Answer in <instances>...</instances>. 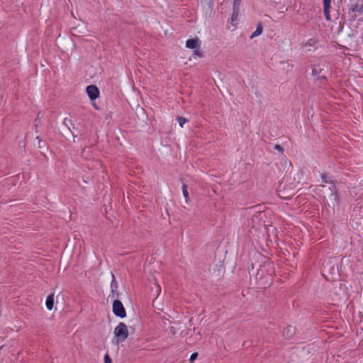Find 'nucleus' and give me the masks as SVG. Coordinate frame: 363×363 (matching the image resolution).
Wrapping results in <instances>:
<instances>
[{"instance_id":"f257e3e1","label":"nucleus","mask_w":363,"mask_h":363,"mask_svg":"<svg viewBox=\"0 0 363 363\" xmlns=\"http://www.w3.org/2000/svg\"><path fill=\"white\" fill-rule=\"evenodd\" d=\"M116 337L115 343L118 345L125 340L128 335V330L125 323L121 322L114 329Z\"/></svg>"},{"instance_id":"f03ea898","label":"nucleus","mask_w":363,"mask_h":363,"mask_svg":"<svg viewBox=\"0 0 363 363\" xmlns=\"http://www.w3.org/2000/svg\"><path fill=\"white\" fill-rule=\"evenodd\" d=\"M113 312L115 315L123 318L126 316V312L122 302L118 299L113 303Z\"/></svg>"},{"instance_id":"7ed1b4c3","label":"nucleus","mask_w":363,"mask_h":363,"mask_svg":"<svg viewBox=\"0 0 363 363\" xmlns=\"http://www.w3.org/2000/svg\"><path fill=\"white\" fill-rule=\"evenodd\" d=\"M86 91L91 101H94L99 96V90L95 85L88 86Z\"/></svg>"},{"instance_id":"20e7f679","label":"nucleus","mask_w":363,"mask_h":363,"mask_svg":"<svg viewBox=\"0 0 363 363\" xmlns=\"http://www.w3.org/2000/svg\"><path fill=\"white\" fill-rule=\"evenodd\" d=\"M186 47L190 49H196L200 47V41L199 38L189 39L186 42Z\"/></svg>"},{"instance_id":"39448f33","label":"nucleus","mask_w":363,"mask_h":363,"mask_svg":"<svg viewBox=\"0 0 363 363\" xmlns=\"http://www.w3.org/2000/svg\"><path fill=\"white\" fill-rule=\"evenodd\" d=\"M323 13L327 21L330 20V9L331 0H323Z\"/></svg>"},{"instance_id":"423d86ee","label":"nucleus","mask_w":363,"mask_h":363,"mask_svg":"<svg viewBox=\"0 0 363 363\" xmlns=\"http://www.w3.org/2000/svg\"><path fill=\"white\" fill-rule=\"evenodd\" d=\"M294 333H295V328L291 325L287 326L286 328H285L284 329V331H283V335L286 339L291 338L292 336L294 335Z\"/></svg>"},{"instance_id":"0eeeda50","label":"nucleus","mask_w":363,"mask_h":363,"mask_svg":"<svg viewBox=\"0 0 363 363\" xmlns=\"http://www.w3.org/2000/svg\"><path fill=\"white\" fill-rule=\"evenodd\" d=\"M328 189L329 192L327 194V196H329L331 199L336 201L337 194L335 186L334 184H332L330 186L328 187Z\"/></svg>"},{"instance_id":"6e6552de","label":"nucleus","mask_w":363,"mask_h":363,"mask_svg":"<svg viewBox=\"0 0 363 363\" xmlns=\"http://www.w3.org/2000/svg\"><path fill=\"white\" fill-rule=\"evenodd\" d=\"M46 307L48 310H52L54 306V294H50L47 297L45 302Z\"/></svg>"},{"instance_id":"1a4fd4ad","label":"nucleus","mask_w":363,"mask_h":363,"mask_svg":"<svg viewBox=\"0 0 363 363\" xmlns=\"http://www.w3.org/2000/svg\"><path fill=\"white\" fill-rule=\"evenodd\" d=\"M263 30L262 25L261 23H259L257 26L256 30L252 33V34L250 36V38H253L255 37L259 36L262 34Z\"/></svg>"},{"instance_id":"9d476101","label":"nucleus","mask_w":363,"mask_h":363,"mask_svg":"<svg viewBox=\"0 0 363 363\" xmlns=\"http://www.w3.org/2000/svg\"><path fill=\"white\" fill-rule=\"evenodd\" d=\"M111 276H112V281L111 283V288L112 292L115 293L118 289V283L116 281L115 276L113 273H111Z\"/></svg>"},{"instance_id":"9b49d317","label":"nucleus","mask_w":363,"mask_h":363,"mask_svg":"<svg viewBox=\"0 0 363 363\" xmlns=\"http://www.w3.org/2000/svg\"><path fill=\"white\" fill-rule=\"evenodd\" d=\"M322 182L326 184H332L333 181L330 176L328 174H321Z\"/></svg>"},{"instance_id":"f8f14e48","label":"nucleus","mask_w":363,"mask_h":363,"mask_svg":"<svg viewBox=\"0 0 363 363\" xmlns=\"http://www.w3.org/2000/svg\"><path fill=\"white\" fill-rule=\"evenodd\" d=\"M322 70H323L322 68L319 65H315L312 68V75L313 76L318 75L319 74H320Z\"/></svg>"},{"instance_id":"ddd939ff","label":"nucleus","mask_w":363,"mask_h":363,"mask_svg":"<svg viewBox=\"0 0 363 363\" xmlns=\"http://www.w3.org/2000/svg\"><path fill=\"white\" fill-rule=\"evenodd\" d=\"M264 268H265V267H263L259 269L257 271V279H259V281H261L263 279L264 274L266 271Z\"/></svg>"},{"instance_id":"4468645a","label":"nucleus","mask_w":363,"mask_h":363,"mask_svg":"<svg viewBox=\"0 0 363 363\" xmlns=\"http://www.w3.org/2000/svg\"><path fill=\"white\" fill-rule=\"evenodd\" d=\"M182 193H183L184 196L185 197L186 203H188L189 192L187 190V185L185 184H182Z\"/></svg>"},{"instance_id":"2eb2a0df","label":"nucleus","mask_w":363,"mask_h":363,"mask_svg":"<svg viewBox=\"0 0 363 363\" xmlns=\"http://www.w3.org/2000/svg\"><path fill=\"white\" fill-rule=\"evenodd\" d=\"M362 8H363V5L359 6V5L356 4V5L353 6V7L352 8V11L353 12H357L359 13H363Z\"/></svg>"},{"instance_id":"dca6fc26","label":"nucleus","mask_w":363,"mask_h":363,"mask_svg":"<svg viewBox=\"0 0 363 363\" xmlns=\"http://www.w3.org/2000/svg\"><path fill=\"white\" fill-rule=\"evenodd\" d=\"M239 11L240 10H233V13L231 16V21L235 22L238 21V16H239Z\"/></svg>"},{"instance_id":"f3484780","label":"nucleus","mask_w":363,"mask_h":363,"mask_svg":"<svg viewBox=\"0 0 363 363\" xmlns=\"http://www.w3.org/2000/svg\"><path fill=\"white\" fill-rule=\"evenodd\" d=\"M178 123H179V125L181 128H183L184 125L188 121V120L182 116H179L177 118Z\"/></svg>"},{"instance_id":"a211bd4d","label":"nucleus","mask_w":363,"mask_h":363,"mask_svg":"<svg viewBox=\"0 0 363 363\" xmlns=\"http://www.w3.org/2000/svg\"><path fill=\"white\" fill-rule=\"evenodd\" d=\"M264 279H266V281H262V283H260V284L263 285L264 286H265V285L270 284V283L272 281L271 275L268 274L266 277H264Z\"/></svg>"},{"instance_id":"6ab92c4d","label":"nucleus","mask_w":363,"mask_h":363,"mask_svg":"<svg viewBox=\"0 0 363 363\" xmlns=\"http://www.w3.org/2000/svg\"><path fill=\"white\" fill-rule=\"evenodd\" d=\"M241 0H234L233 10H240Z\"/></svg>"},{"instance_id":"aec40b11","label":"nucleus","mask_w":363,"mask_h":363,"mask_svg":"<svg viewBox=\"0 0 363 363\" xmlns=\"http://www.w3.org/2000/svg\"><path fill=\"white\" fill-rule=\"evenodd\" d=\"M63 124L67 127V128L69 129V130L71 132V129H70V127H69V124H72V121L67 118H65L63 121Z\"/></svg>"},{"instance_id":"412c9836","label":"nucleus","mask_w":363,"mask_h":363,"mask_svg":"<svg viewBox=\"0 0 363 363\" xmlns=\"http://www.w3.org/2000/svg\"><path fill=\"white\" fill-rule=\"evenodd\" d=\"M197 357H198L197 352H194L193 354H191L190 359H189L190 363H194V361L197 358Z\"/></svg>"},{"instance_id":"4be33fe9","label":"nucleus","mask_w":363,"mask_h":363,"mask_svg":"<svg viewBox=\"0 0 363 363\" xmlns=\"http://www.w3.org/2000/svg\"><path fill=\"white\" fill-rule=\"evenodd\" d=\"M104 363H112L111 359L108 354H106L104 357Z\"/></svg>"},{"instance_id":"5701e85b","label":"nucleus","mask_w":363,"mask_h":363,"mask_svg":"<svg viewBox=\"0 0 363 363\" xmlns=\"http://www.w3.org/2000/svg\"><path fill=\"white\" fill-rule=\"evenodd\" d=\"M274 149L281 152L284 151V148L280 145H276Z\"/></svg>"},{"instance_id":"b1692460","label":"nucleus","mask_w":363,"mask_h":363,"mask_svg":"<svg viewBox=\"0 0 363 363\" xmlns=\"http://www.w3.org/2000/svg\"><path fill=\"white\" fill-rule=\"evenodd\" d=\"M314 43L315 42H314V40L313 39H310V40H308L307 45L311 46V45H313L314 44Z\"/></svg>"},{"instance_id":"393cba45","label":"nucleus","mask_w":363,"mask_h":363,"mask_svg":"<svg viewBox=\"0 0 363 363\" xmlns=\"http://www.w3.org/2000/svg\"><path fill=\"white\" fill-rule=\"evenodd\" d=\"M196 55H199V56H201V52H200V51H199V50H198L196 51Z\"/></svg>"},{"instance_id":"a878e982","label":"nucleus","mask_w":363,"mask_h":363,"mask_svg":"<svg viewBox=\"0 0 363 363\" xmlns=\"http://www.w3.org/2000/svg\"><path fill=\"white\" fill-rule=\"evenodd\" d=\"M320 79L321 80H325L326 77L325 76H323V77H320Z\"/></svg>"},{"instance_id":"bb28decb","label":"nucleus","mask_w":363,"mask_h":363,"mask_svg":"<svg viewBox=\"0 0 363 363\" xmlns=\"http://www.w3.org/2000/svg\"><path fill=\"white\" fill-rule=\"evenodd\" d=\"M93 106H94V108L96 109H97V110L99 109V107L95 104H93Z\"/></svg>"},{"instance_id":"cd10ccee","label":"nucleus","mask_w":363,"mask_h":363,"mask_svg":"<svg viewBox=\"0 0 363 363\" xmlns=\"http://www.w3.org/2000/svg\"><path fill=\"white\" fill-rule=\"evenodd\" d=\"M320 187H322L323 189H326V186L325 185H320Z\"/></svg>"}]
</instances>
